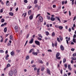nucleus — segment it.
I'll list each match as a JSON object with an SVG mask.
<instances>
[{
    "label": "nucleus",
    "instance_id": "nucleus-1",
    "mask_svg": "<svg viewBox=\"0 0 76 76\" xmlns=\"http://www.w3.org/2000/svg\"><path fill=\"white\" fill-rule=\"evenodd\" d=\"M60 55V54L59 52H57L56 55V58L57 59H58V60H60L61 58V57H58Z\"/></svg>",
    "mask_w": 76,
    "mask_h": 76
},
{
    "label": "nucleus",
    "instance_id": "nucleus-2",
    "mask_svg": "<svg viewBox=\"0 0 76 76\" xmlns=\"http://www.w3.org/2000/svg\"><path fill=\"white\" fill-rule=\"evenodd\" d=\"M39 19L40 22H42L43 21V18H42V16H40L39 17Z\"/></svg>",
    "mask_w": 76,
    "mask_h": 76
},
{
    "label": "nucleus",
    "instance_id": "nucleus-3",
    "mask_svg": "<svg viewBox=\"0 0 76 76\" xmlns=\"http://www.w3.org/2000/svg\"><path fill=\"white\" fill-rule=\"evenodd\" d=\"M35 42L37 45H40V44L39 43V42L38 41H35Z\"/></svg>",
    "mask_w": 76,
    "mask_h": 76
},
{
    "label": "nucleus",
    "instance_id": "nucleus-4",
    "mask_svg": "<svg viewBox=\"0 0 76 76\" xmlns=\"http://www.w3.org/2000/svg\"><path fill=\"white\" fill-rule=\"evenodd\" d=\"M15 31L16 32H18V26H15Z\"/></svg>",
    "mask_w": 76,
    "mask_h": 76
},
{
    "label": "nucleus",
    "instance_id": "nucleus-5",
    "mask_svg": "<svg viewBox=\"0 0 76 76\" xmlns=\"http://www.w3.org/2000/svg\"><path fill=\"white\" fill-rule=\"evenodd\" d=\"M9 75L10 76H12V75H13V72L12 71H10L9 73Z\"/></svg>",
    "mask_w": 76,
    "mask_h": 76
},
{
    "label": "nucleus",
    "instance_id": "nucleus-6",
    "mask_svg": "<svg viewBox=\"0 0 76 76\" xmlns=\"http://www.w3.org/2000/svg\"><path fill=\"white\" fill-rule=\"evenodd\" d=\"M70 40V37L68 38L67 39H66V43L68 45H69V41Z\"/></svg>",
    "mask_w": 76,
    "mask_h": 76
},
{
    "label": "nucleus",
    "instance_id": "nucleus-7",
    "mask_svg": "<svg viewBox=\"0 0 76 76\" xmlns=\"http://www.w3.org/2000/svg\"><path fill=\"white\" fill-rule=\"evenodd\" d=\"M47 73L48 74V75H51V73H50V69H47Z\"/></svg>",
    "mask_w": 76,
    "mask_h": 76
},
{
    "label": "nucleus",
    "instance_id": "nucleus-8",
    "mask_svg": "<svg viewBox=\"0 0 76 76\" xmlns=\"http://www.w3.org/2000/svg\"><path fill=\"white\" fill-rule=\"evenodd\" d=\"M60 48H61V50H62V51H63L64 50V47L62 45H61Z\"/></svg>",
    "mask_w": 76,
    "mask_h": 76
},
{
    "label": "nucleus",
    "instance_id": "nucleus-9",
    "mask_svg": "<svg viewBox=\"0 0 76 76\" xmlns=\"http://www.w3.org/2000/svg\"><path fill=\"white\" fill-rule=\"evenodd\" d=\"M34 41V39L33 38H32L30 41L29 42V43L30 44H32L33 43V42Z\"/></svg>",
    "mask_w": 76,
    "mask_h": 76
},
{
    "label": "nucleus",
    "instance_id": "nucleus-10",
    "mask_svg": "<svg viewBox=\"0 0 76 76\" xmlns=\"http://www.w3.org/2000/svg\"><path fill=\"white\" fill-rule=\"evenodd\" d=\"M32 54L35 56H37L38 54V53L37 52H32Z\"/></svg>",
    "mask_w": 76,
    "mask_h": 76
},
{
    "label": "nucleus",
    "instance_id": "nucleus-11",
    "mask_svg": "<svg viewBox=\"0 0 76 76\" xmlns=\"http://www.w3.org/2000/svg\"><path fill=\"white\" fill-rule=\"evenodd\" d=\"M50 19L52 21H54L55 20V18L52 17L50 18Z\"/></svg>",
    "mask_w": 76,
    "mask_h": 76
},
{
    "label": "nucleus",
    "instance_id": "nucleus-12",
    "mask_svg": "<svg viewBox=\"0 0 76 76\" xmlns=\"http://www.w3.org/2000/svg\"><path fill=\"white\" fill-rule=\"evenodd\" d=\"M7 25V23H4V24H2L1 25V27H3V26H5V25Z\"/></svg>",
    "mask_w": 76,
    "mask_h": 76
},
{
    "label": "nucleus",
    "instance_id": "nucleus-13",
    "mask_svg": "<svg viewBox=\"0 0 76 76\" xmlns=\"http://www.w3.org/2000/svg\"><path fill=\"white\" fill-rule=\"evenodd\" d=\"M56 19H57V20L59 21V22L60 23L61 22V20L58 17H56Z\"/></svg>",
    "mask_w": 76,
    "mask_h": 76
},
{
    "label": "nucleus",
    "instance_id": "nucleus-14",
    "mask_svg": "<svg viewBox=\"0 0 76 76\" xmlns=\"http://www.w3.org/2000/svg\"><path fill=\"white\" fill-rule=\"evenodd\" d=\"M39 70H40V69H37V75H39Z\"/></svg>",
    "mask_w": 76,
    "mask_h": 76
},
{
    "label": "nucleus",
    "instance_id": "nucleus-15",
    "mask_svg": "<svg viewBox=\"0 0 76 76\" xmlns=\"http://www.w3.org/2000/svg\"><path fill=\"white\" fill-rule=\"evenodd\" d=\"M68 69L70 71H72V68H70V65H69L68 66Z\"/></svg>",
    "mask_w": 76,
    "mask_h": 76
},
{
    "label": "nucleus",
    "instance_id": "nucleus-16",
    "mask_svg": "<svg viewBox=\"0 0 76 76\" xmlns=\"http://www.w3.org/2000/svg\"><path fill=\"white\" fill-rule=\"evenodd\" d=\"M38 63H41V64H42L43 62L42 60H39L38 61Z\"/></svg>",
    "mask_w": 76,
    "mask_h": 76
},
{
    "label": "nucleus",
    "instance_id": "nucleus-17",
    "mask_svg": "<svg viewBox=\"0 0 76 76\" xmlns=\"http://www.w3.org/2000/svg\"><path fill=\"white\" fill-rule=\"evenodd\" d=\"M9 57V55H7V56H6L5 57V59L7 60H8V59L7 58H8Z\"/></svg>",
    "mask_w": 76,
    "mask_h": 76
},
{
    "label": "nucleus",
    "instance_id": "nucleus-18",
    "mask_svg": "<svg viewBox=\"0 0 76 76\" xmlns=\"http://www.w3.org/2000/svg\"><path fill=\"white\" fill-rule=\"evenodd\" d=\"M10 54L11 56H13V55H15V53L13 51L11 52L10 53Z\"/></svg>",
    "mask_w": 76,
    "mask_h": 76
},
{
    "label": "nucleus",
    "instance_id": "nucleus-19",
    "mask_svg": "<svg viewBox=\"0 0 76 76\" xmlns=\"http://www.w3.org/2000/svg\"><path fill=\"white\" fill-rule=\"evenodd\" d=\"M52 36L53 37H54L55 36V33L54 32H53L52 33Z\"/></svg>",
    "mask_w": 76,
    "mask_h": 76
},
{
    "label": "nucleus",
    "instance_id": "nucleus-20",
    "mask_svg": "<svg viewBox=\"0 0 76 76\" xmlns=\"http://www.w3.org/2000/svg\"><path fill=\"white\" fill-rule=\"evenodd\" d=\"M34 49H31L30 50V51H29V53H31V52H32V51H34Z\"/></svg>",
    "mask_w": 76,
    "mask_h": 76
},
{
    "label": "nucleus",
    "instance_id": "nucleus-21",
    "mask_svg": "<svg viewBox=\"0 0 76 76\" xmlns=\"http://www.w3.org/2000/svg\"><path fill=\"white\" fill-rule=\"evenodd\" d=\"M9 15H10V16H13V13L12 12H9Z\"/></svg>",
    "mask_w": 76,
    "mask_h": 76
},
{
    "label": "nucleus",
    "instance_id": "nucleus-22",
    "mask_svg": "<svg viewBox=\"0 0 76 76\" xmlns=\"http://www.w3.org/2000/svg\"><path fill=\"white\" fill-rule=\"evenodd\" d=\"M32 18H33V16L32 15H31L29 17V19L30 20H31L32 19Z\"/></svg>",
    "mask_w": 76,
    "mask_h": 76
},
{
    "label": "nucleus",
    "instance_id": "nucleus-23",
    "mask_svg": "<svg viewBox=\"0 0 76 76\" xmlns=\"http://www.w3.org/2000/svg\"><path fill=\"white\" fill-rule=\"evenodd\" d=\"M58 28L59 29H60V30H61V29H62L63 28V26H59Z\"/></svg>",
    "mask_w": 76,
    "mask_h": 76
},
{
    "label": "nucleus",
    "instance_id": "nucleus-24",
    "mask_svg": "<svg viewBox=\"0 0 76 76\" xmlns=\"http://www.w3.org/2000/svg\"><path fill=\"white\" fill-rule=\"evenodd\" d=\"M45 33H46V34L47 36H48L49 34V32L48 31H45Z\"/></svg>",
    "mask_w": 76,
    "mask_h": 76
},
{
    "label": "nucleus",
    "instance_id": "nucleus-25",
    "mask_svg": "<svg viewBox=\"0 0 76 76\" xmlns=\"http://www.w3.org/2000/svg\"><path fill=\"white\" fill-rule=\"evenodd\" d=\"M4 32L6 33V32H7V28L5 27L4 28Z\"/></svg>",
    "mask_w": 76,
    "mask_h": 76
},
{
    "label": "nucleus",
    "instance_id": "nucleus-26",
    "mask_svg": "<svg viewBox=\"0 0 76 76\" xmlns=\"http://www.w3.org/2000/svg\"><path fill=\"white\" fill-rule=\"evenodd\" d=\"M29 56H27L26 57V60H28V59H29Z\"/></svg>",
    "mask_w": 76,
    "mask_h": 76
},
{
    "label": "nucleus",
    "instance_id": "nucleus-27",
    "mask_svg": "<svg viewBox=\"0 0 76 76\" xmlns=\"http://www.w3.org/2000/svg\"><path fill=\"white\" fill-rule=\"evenodd\" d=\"M59 37L61 41H62L63 40V37H62L60 36H59Z\"/></svg>",
    "mask_w": 76,
    "mask_h": 76
},
{
    "label": "nucleus",
    "instance_id": "nucleus-28",
    "mask_svg": "<svg viewBox=\"0 0 76 76\" xmlns=\"http://www.w3.org/2000/svg\"><path fill=\"white\" fill-rule=\"evenodd\" d=\"M37 2H38V0H35L34 1V4H37Z\"/></svg>",
    "mask_w": 76,
    "mask_h": 76
},
{
    "label": "nucleus",
    "instance_id": "nucleus-29",
    "mask_svg": "<svg viewBox=\"0 0 76 76\" xmlns=\"http://www.w3.org/2000/svg\"><path fill=\"white\" fill-rule=\"evenodd\" d=\"M9 3V1H7L6 2V4L7 6H9V4H7V3Z\"/></svg>",
    "mask_w": 76,
    "mask_h": 76
},
{
    "label": "nucleus",
    "instance_id": "nucleus-30",
    "mask_svg": "<svg viewBox=\"0 0 76 76\" xmlns=\"http://www.w3.org/2000/svg\"><path fill=\"white\" fill-rule=\"evenodd\" d=\"M1 22L2 23H3L4 22V19H2L1 20Z\"/></svg>",
    "mask_w": 76,
    "mask_h": 76
},
{
    "label": "nucleus",
    "instance_id": "nucleus-31",
    "mask_svg": "<svg viewBox=\"0 0 76 76\" xmlns=\"http://www.w3.org/2000/svg\"><path fill=\"white\" fill-rule=\"evenodd\" d=\"M17 73V71L16 70H15L14 72V74H15V75H16V74Z\"/></svg>",
    "mask_w": 76,
    "mask_h": 76
},
{
    "label": "nucleus",
    "instance_id": "nucleus-32",
    "mask_svg": "<svg viewBox=\"0 0 76 76\" xmlns=\"http://www.w3.org/2000/svg\"><path fill=\"white\" fill-rule=\"evenodd\" d=\"M73 42H74L75 43H76V39H75V38H73Z\"/></svg>",
    "mask_w": 76,
    "mask_h": 76
},
{
    "label": "nucleus",
    "instance_id": "nucleus-33",
    "mask_svg": "<svg viewBox=\"0 0 76 76\" xmlns=\"http://www.w3.org/2000/svg\"><path fill=\"white\" fill-rule=\"evenodd\" d=\"M66 61V58H64L63 59V63H64Z\"/></svg>",
    "mask_w": 76,
    "mask_h": 76
},
{
    "label": "nucleus",
    "instance_id": "nucleus-34",
    "mask_svg": "<svg viewBox=\"0 0 76 76\" xmlns=\"http://www.w3.org/2000/svg\"><path fill=\"white\" fill-rule=\"evenodd\" d=\"M28 15H31V10H30L28 12Z\"/></svg>",
    "mask_w": 76,
    "mask_h": 76
},
{
    "label": "nucleus",
    "instance_id": "nucleus-35",
    "mask_svg": "<svg viewBox=\"0 0 76 76\" xmlns=\"http://www.w3.org/2000/svg\"><path fill=\"white\" fill-rule=\"evenodd\" d=\"M3 8L1 9L0 12V13H3Z\"/></svg>",
    "mask_w": 76,
    "mask_h": 76
},
{
    "label": "nucleus",
    "instance_id": "nucleus-36",
    "mask_svg": "<svg viewBox=\"0 0 76 76\" xmlns=\"http://www.w3.org/2000/svg\"><path fill=\"white\" fill-rule=\"evenodd\" d=\"M10 64H7V67H6V68H7L8 67H10Z\"/></svg>",
    "mask_w": 76,
    "mask_h": 76
},
{
    "label": "nucleus",
    "instance_id": "nucleus-37",
    "mask_svg": "<svg viewBox=\"0 0 76 76\" xmlns=\"http://www.w3.org/2000/svg\"><path fill=\"white\" fill-rule=\"evenodd\" d=\"M37 39L38 40H39V41H41V40H42V39L39 37H37Z\"/></svg>",
    "mask_w": 76,
    "mask_h": 76
},
{
    "label": "nucleus",
    "instance_id": "nucleus-38",
    "mask_svg": "<svg viewBox=\"0 0 76 76\" xmlns=\"http://www.w3.org/2000/svg\"><path fill=\"white\" fill-rule=\"evenodd\" d=\"M38 35L39 37H40V38H42V36L41 35V34H39Z\"/></svg>",
    "mask_w": 76,
    "mask_h": 76
},
{
    "label": "nucleus",
    "instance_id": "nucleus-39",
    "mask_svg": "<svg viewBox=\"0 0 76 76\" xmlns=\"http://www.w3.org/2000/svg\"><path fill=\"white\" fill-rule=\"evenodd\" d=\"M64 66L65 68H67V64H64Z\"/></svg>",
    "mask_w": 76,
    "mask_h": 76
},
{
    "label": "nucleus",
    "instance_id": "nucleus-40",
    "mask_svg": "<svg viewBox=\"0 0 76 76\" xmlns=\"http://www.w3.org/2000/svg\"><path fill=\"white\" fill-rule=\"evenodd\" d=\"M24 2L25 3H28V1H27V0H24Z\"/></svg>",
    "mask_w": 76,
    "mask_h": 76
},
{
    "label": "nucleus",
    "instance_id": "nucleus-41",
    "mask_svg": "<svg viewBox=\"0 0 76 76\" xmlns=\"http://www.w3.org/2000/svg\"><path fill=\"white\" fill-rule=\"evenodd\" d=\"M65 3V1H62V5H63V4H64Z\"/></svg>",
    "mask_w": 76,
    "mask_h": 76
},
{
    "label": "nucleus",
    "instance_id": "nucleus-42",
    "mask_svg": "<svg viewBox=\"0 0 76 76\" xmlns=\"http://www.w3.org/2000/svg\"><path fill=\"white\" fill-rule=\"evenodd\" d=\"M10 39L11 40H12V36L10 35Z\"/></svg>",
    "mask_w": 76,
    "mask_h": 76
},
{
    "label": "nucleus",
    "instance_id": "nucleus-43",
    "mask_svg": "<svg viewBox=\"0 0 76 76\" xmlns=\"http://www.w3.org/2000/svg\"><path fill=\"white\" fill-rule=\"evenodd\" d=\"M57 41H58V42H60V39H59L58 38H57Z\"/></svg>",
    "mask_w": 76,
    "mask_h": 76
},
{
    "label": "nucleus",
    "instance_id": "nucleus-44",
    "mask_svg": "<svg viewBox=\"0 0 76 76\" xmlns=\"http://www.w3.org/2000/svg\"><path fill=\"white\" fill-rule=\"evenodd\" d=\"M72 59V60H76V58H73V57H72L71 58Z\"/></svg>",
    "mask_w": 76,
    "mask_h": 76
},
{
    "label": "nucleus",
    "instance_id": "nucleus-45",
    "mask_svg": "<svg viewBox=\"0 0 76 76\" xmlns=\"http://www.w3.org/2000/svg\"><path fill=\"white\" fill-rule=\"evenodd\" d=\"M37 70V68L35 67L34 68V71H36V70Z\"/></svg>",
    "mask_w": 76,
    "mask_h": 76
},
{
    "label": "nucleus",
    "instance_id": "nucleus-46",
    "mask_svg": "<svg viewBox=\"0 0 76 76\" xmlns=\"http://www.w3.org/2000/svg\"><path fill=\"white\" fill-rule=\"evenodd\" d=\"M47 18L48 19L50 20V16H47Z\"/></svg>",
    "mask_w": 76,
    "mask_h": 76
},
{
    "label": "nucleus",
    "instance_id": "nucleus-47",
    "mask_svg": "<svg viewBox=\"0 0 76 76\" xmlns=\"http://www.w3.org/2000/svg\"><path fill=\"white\" fill-rule=\"evenodd\" d=\"M0 53H4V51H3V50H0Z\"/></svg>",
    "mask_w": 76,
    "mask_h": 76
},
{
    "label": "nucleus",
    "instance_id": "nucleus-48",
    "mask_svg": "<svg viewBox=\"0 0 76 76\" xmlns=\"http://www.w3.org/2000/svg\"><path fill=\"white\" fill-rule=\"evenodd\" d=\"M44 67H42V68H41V71H43V70H44Z\"/></svg>",
    "mask_w": 76,
    "mask_h": 76
},
{
    "label": "nucleus",
    "instance_id": "nucleus-49",
    "mask_svg": "<svg viewBox=\"0 0 76 76\" xmlns=\"http://www.w3.org/2000/svg\"><path fill=\"white\" fill-rule=\"evenodd\" d=\"M40 15H41L40 14H38L37 16H36V19H37L38 17V16H40Z\"/></svg>",
    "mask_w": 76,
    "mask_h": 76
},
{
    "label": "nucleus",
    "instance_id": "nucleus-50",
    "mask_svg": "<svg viewBox=\"0 0 76 76\" xmlns=\"http://www.w3.org/2000/svg\"><path fill=\"white\" fill-rule=\"evenodd\" d=\"M29 34H28L26 36V38H28L29 37Z\"/></svg>",
    "mask_w": 76,
    "mask_h": 76
},
{
    "label": "nucleus",
    "instance_id": "nucleus-51",
    "mask_svg": "<svg viewBox=\"0 0 76 76\" xmlns=\"http://www.w3.org/2000/svg\"><path fill=\"white\" fill-rule=\"evenodd\" d=\"M53 8H55L56 7V5H53Z\"/></svg>",
    "mask_w": 76,
    "mask_h": 76
},
{
    "label": "nucleus",
    "instance_id": "nucleus-52",
    "mask_svg": "<svg viewBox=\"0 0 76 76\" xmlns=\"http://www.w3.org/2000/svg\"><path fill=\"white\" fill-rule=\"evenodd\" d=\"M10 45H11V44L10 43H8L7 44V46H10Z\"/></svg>",
    "mask_w": 76,
    "mask_h": 76
},
{
    "label": "nucleus",
    "instance_id": "nucleus-53",
    "mask_svg": "<svg viewBox=\"0 0 76 76\" xmlns=\"http://www.w3.org/2000/svg\"><path fill=\"white\" fill-rule=\"evenodd\" d=\"M76 16H75L74 17V18L73 19V21H74V20H75V19H76Z\"/></svg>",
    "mask_w": 76,
    "mask_h": 76
},
{
    "label": "nucleus",
    "instance_id": "nucleus-54",
    "mask_svg": "<svg viewBox=\"0 0 76 76\" xmlns=\"http://www.w3.org/2000/svg\"><path fill=\"white\" fill-rule=\"evenodd\" d=\"M71 50L72 51H75V49L72 48L71 49Z\"/></svg>",
    "mask_w": 76,
    "mask_h": 76
},
{
    "label": "nucleus",
    "instance_id": "nucleus-55",
    "mask_svg": "<svg viewBox=\"0 0 76 76\" xmlns=\"http://www.w3.org/2000/svg\"><path fill=\"white\" fill-rule=\"evenodd\" d=\"M3 38H2V39H1V40L0 41V42H3Z\"/></svg>",
    "mask_w": 76,
    "mask_h": 76
},
{
    "label": "nucleus",
    "instance_id": "nucleus-56",
    "mask_svg": "<svg viewBox=\"0 0 76 76\" xmlns=\"http://www.w3.org/2000/svg\"><path fill=\"white\" fill-rule=\"evenodd\" d=\"M55 26L57 28H58L59 27V26H58L56 25Z\"/></svg>",
    "mask_w": 76,
    "mask_h": 76
},
{
    "label": "nucleus",
    "instance_id": "nucleus-57",
    "mask_svg": "<svg viewBox=\"0 0 76 76\" xmlns=\"http://www.w3.org/2000/svg\"><path fill=\"white\" fill-rule=\"evenodd\" d=\"M76 35L75 34H74V36L73 37V38H76Z\"/></svg>",
    "mask_w": 76,
    "mask_h": 76
},
{
    "label": "nucleus",
    "instance_id": "nucleus-58",
    "mask_svg": "<svg viewBox=\"0 0 76 76\" xmlns=\"http://www.w3.org/2000/svg\"><path fill=\"white\" fill-rule=\"evenodd\" d=\"M72 56H76V53H74L72 55Z\"/></svg>",
    "mask_w": 76,
    "mask_h": 76
},
{
    "label": "nucleus",
    "instance_id": "nucleus-59",
    "mask_svg": "<svg viewBox=\"0 0 76 76\" xmlns=\"http://www.w3.org/2000/svg\"><path fill=\"white\" fill-rule=\"evenodd\" d=\"M48 52H52V51L51 50H48Z\"/></svg>",
    "mask_w": 76,
    "mask_h": 76
},
{
    "label": "nucleus",
    "instance_id": "nucleus-60",
    "mask_svg": "<svg viewBox=\"0 0 76 76\" xmlns=\"http://www.w3.org/2000/svg\"><path fill=\"white\" fill-rule=\"evenodd\" d=\"M7 39H6L5 40V43H6V42H7Z\"/></svg>",
    "mask_w": 76,
    "mask_h": 76
},
{
    "label": "nucleus",
    "instance_id": "nucleus-61",
    "mask_svg": "<svg viewBox=\"0 0 76 76\" xmlns=\"http://www.w3.org/2000/svg\"><path fill=\"white\" fill-rule=\"evenodd\" d=\"M24 71L25 72H26L27 71V70L26 69H24Z\"/></svg>",
    "mask_w": 76,
    "mask_h": 76
},
{
    "label": "nucleus",
    "instance_id": "nucleus-62",
    "mask_svg": "<svg viewBox=\"0 0 76 76\" xmlns=\"http://www.w3.org/2000/svg\"><path fill=\"white\" fill-rule=\"evenodd\" d=\"M57 45V43H56L55 44V46H56V47Z\"/></svg>",
    "mask_w": 76,
    "mask_h": 76
},
{
    "label": "nucleus",
    "instance_id": "nucleus-63",
    "mask_svg": "<svg viewBox=\"0 0 76 76\" xmlns=\"http://www.w3.org/2000/svg\"><path fill=\"white\" fill-rule=\"evenodd\" d=\"M38 7V5L36 4L35 5V7Z\"/></svg>",
    "mask_w": 76,
    "mask_h": 76
},
{
    "label": "nucleus",
    "instance_id": "nucleus-64",
    "mask_svg": "<svg viewBox=\"0 0 76 76\" xmlns=\"http://www.w3.org/2000/svg\"><path fill=\"white\" fill-rule=\"evenodd\" d=\"M64 76H67V75L66 74H64Z\"/></svg>",
    "mask_w": 76,
    "mask_h": 76
}]
</instances>
